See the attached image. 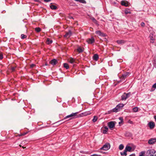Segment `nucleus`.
Wrapping results in <instances>:
<instances>
[{"label":"nucleus","mask_w":156,"mask_h":156,"mask_svg":"<svg viewBox=\"0 0 156 156\" xmlns=\"http://www.w3.org/2000/svg\"><path fill=\"white\" fill-rule=\"evenodd\" d=\"M154 118L155 119V121H156V115L154 116Z\"/></svg>","instance_id":"37998d69"},{"label":"nucleus","mask_w":156,"mask_h":156,"mask_svg":"<svg viewBox=\"0 0 156 156\" xmlns=\"http://www.w3.org/2000/svg\"><path fill=\"white\" fill-rule=\"evenodd\" d=\"M125 13L126 14H127L129 13H130L131 12L129 9H126L125 11Z\"/></svg>","instance_id":"7c9ffc66"},{"label":"nucleus","mask_w":156,"mask_h":156,"mask_svg":"<svg viewBox=\"0 0 156 156\" xmlns=\"http://www.w3.org/2000/svg\"><path fill=\"white\" fill-rule=\"evenodd\" d=\"M72 33L70 30H69L68 32H66V34L64 35V37H65L68 38L71 36Z\"/></svg>","instance_id":"1a4fd4ad"},{"label":"nucleus","mask_w":156,"mask_h":156,"mask_svg":"<svg viewBox=\"0 0 156 156\" xmlns=\"http://www.w3.org/2000/svg\"><path fill=\"white\" fill-rule=\"evenodd\" d=\"M35 30L37 32H39L41 31V29L40 27H37L35 28Z\"/></svg>","instance_id":"393cba45"},{"label":"nucleus","mask_w":156,"mask_h":156,"mask_svg":"<svg viewBox=\"0 0 156 156\" xmlns=\"http://www.w3.org/2000/svg\"><path fill=\"white\" fill-rule=\"evenodd\" d=\"M121 4L122 5L124 6H128V4L127 2H126L124 1H122L121 2Z\"/></svg>","instance_id":"4468645a"},{"label":"nucleus","mask_w":156,"mask_h":156,"mask_svg":"<svg viewBox=\"0 0 156 156\" xmlns=\"http://www.w3.org/2000/svg\"><path fill=\"white\" fill-rule=\"evenodd\" d=\"M44 2H50L51 1V0H44Z\"/></svg>","instance_id":"a19ab883"},{"label":"nucleus","mask_w":156,"mask_h":156,"mask_svg":"<svg viewBox=\"0 0 156 156\" xmlns=\"http://www.w3.org/2000/svg\"><path fill=\"white\" fill-rule=\"evenodd\" d=\"M98 58V54H95L93 57V59L96 61H97Z\"/></svg>","instance_id":"a211bd4d"},{"label":"nucleus","mask_w":156,"mask_h":156,"mask_svg":"<svg viewBox=\"0 0 156 156\" xmlns=\"http://www.w3.org/2000/svg\"><path fill=\"white\" fill-rule=\"evenodd\" d=\"M50 7L52 9L54 10L56 9L57 8L56 6L52 4H51L50 5Z\"/></svg>","instance_id":"6ab92c4d"},{"label":"nucleus","mask_w":156,"mask_h":156,"mask_svg":"<svg viewBox=\"0 0 156 156\" xmlns=\"http://www.w3.org/2000/svg\"><path fill=\"white\" fill-rule=\"evenodd\" d=\"M68 61L69 62L72 64L74 63H75V60L74 58L71 57L69 58L68 59Z\"/></svg>","instance_id":"ddd939ff"},{"label":"nucleus","mask_w":156,"mask_h":156,"mask_svg":"<svg viewBox=\"0 0 156 156\" xmlns=\"http://www.w3.org/2000/svg\"><path fill=\"white\" fill-rule=\"evenodd\" d=\"M35 66V65L34 64H32L31 65H30V67L31 68H33L34 67V66Z\"/></svg>","instance_id":"79ce46f5"},{"label":"nucleus","mask_w":156,"mask_h":156,"mask_svg":"<svg viewBox=\"0 0 156 156\" xmlns=\"http://www.w3.org/2000/svg\"><path fill=\"white\" fill-rule=\"evenodd\" d=\"M131 95V94L130 92L127 93H124L121 96V100L122 101L126 100L127 98L130 97Z\"/></svg>","instance_id":"f03ea898"},{"label":"nucleus","mask_w":156,"mask_h":156,"mask_svg":"<svg viewBox=\"0 0 156 156\" xmlns=\"http://www.w3.org/2000/svg\"><path fill=\"white\" fill-rule=\"evenodd\" d=\"M121 122V121L120 122H119V124H121V122Z\"/></svg>","instance_id":"09e8293b"},{"label":"nucleus","mask_w":156,"mask_h":156,"mask_svg":"<svg viewBox=\"0 0 156 156\" xmlns=\"http://www.w3.org/2000/svg\"><path fill=\"white\" fill-rule=\"evenodd\" d=\"M144 154H145L144 152H141L140 153V154L139 155V156H145L144 155Z\"/></svg>","instance_id":"f704fd0d"},{"label":"nucleus","mask_w":156,"mask_h":156,"mask_svg":"<svg viewBox=\"0 0 156 156\" xmlns=\"http://www.w3.org/2000/svg\"><path fill=\"white\" fill-rule=\"evenodd\" d=\"M27 133H23L22 134H21L20 135V136H24Z\"/></svg>","instance_id":"ea45409f"},{"label":"nucleus","mask_w":156,"mask_h":156,"mask_svg":"<svg viewBox=\"0 0 156 156\" xmlns=\"http://www.w3.org/2000/svg\"><path fill=\"white\" fill-rule=\"evenodd\" d=\"M35 1H36V2H39V0H35Z\"/></svg>","instance_id":"de8ad7c7"},{"label":"nucleus","mask_w":156,"mask_h":156,"mask_svg":"<svg viewBox=\"0 0 156 156\" xmlns=\"http://www.w3.org/2000/svg\"><path fill=\"white\" fill-rule=\"evenodd\" d=\"M154 62H153V63H154V65H155V60H154Z\"/></svg>","instance_id":"8fccbe9b"},{"label":"nucleus","mask_w":156,"mask_h":156,"mask_svg":"<svg viewBox=\"0 0 156 156\" xmlns=\"http://www.w3.org/2000/svg\"><path fill=\"white\" fill-rule=\"evenodd\" d=\"M132 149V147L129 146H126L125 148V150L126 151L130 152Z\"/></svg>","instance_id":"dca6fc26"},{"label":"nucleus","mask_w":156,"mask_h":156,"mask_svg":"<svg viewBox=\"0 0 156 156\" xmlns=\"http://www.w3.org/2000/svg\"><path fill=\"white\" fill-rule=\"evenodd\" d=\"M105 129L103 130V133H106L108 131V129L107 127H105Z\"/></svg>","instance_id":"473e14b6"},{"label":"nucleus","mask_w":156,"mask_h":156,"mask_svg":"<svg viewBox=\"0 0 156 156\" xmlns=\"http://www.w3.org/2000/svg\"><path fill=\"white\" fill-rule=\"evenodd\" d=\"M119 119L121 121V122H123V119L122 117H119Z\"/></svg>","instance_id":"58836bf2"},{"label":"nucleus","mask_w":156,"mask_h":156,"mask_svg":"<svg viewBox=\"0 0 156 156\" xmlns=\"http://www.w3.org/2000/svg\"><path fill=\"white\" fill-rule=\"evenodd\" d=\"M150 37L151 40V42L153 43L154 42V39L153 37L152 36H151V35H150Z\"/></svg>","instance_id":"a878e982"},{"label":"nucleus","mask_w":156,"mask_h":156,"mask_svg":"<svg viewBox=\"0 0 156 156\" xmlns=\"http://www.w3.org/2000/svg\"><path fill=\"white\" fill-rule=\"evenodd\" d=\"M57 62V60L55 59H52L50 62V63L53 65H56Z\"/></svg>","instance_id":"f8f14e48"},{"label":"nucleus","mask_w":156,"mask_h":156,"mask_svg":"<svg viewBox=\"0 0 156 156\" xmlns=\"http://www.w3.org/2000/svg\"><path fill=\"white\" fill-rule=\"evenodd\" d=\"M83 48H82L80 47H79L77 49V51L79 53L82 52L84 51Z\"/></svg>","instance_id":"2eb2a0df"},{"label":"nucleus","mask_w":156,"mask_h":156,"mask_svg":"<svg viewBox=\"0 0 156 156\" xmlns=\"http://www.w3.org/2000/svg\"><path fill=\"white\" fill-rule=\"evenodd\" d=\"M117 42L119 44H124L125 41L123 40H120L117 41Z\"/></svg>","instance_id":"f3484780"},{"label":"nucleus","mask_w":156,"mask_h":156,"mask_svg":"<svg viewBox=\"0 0 156 156\" xmlns=\"http://www.w3.org/2000/svg\"><path fill=\"white\" fill-rule=\"evenodd\" d=\"M119 110V108L117 106L112 109L113 112H117Z\"/></svg>","instance_id":"5701e85b"},{"label":"nucleus","mask_w":156,"mask_h":156,"mask_svg":"<svg viewBox=\"0 0 156 156\" xmlns=\"http://www.w3.org/2000/svg\"><path fill=\"white\" fill-rule=\"evenodd\" d=\"M145 23L144 22H142L141 23V26L144 27L145 26Z\"/></svg>","instance_id":"c9c22d12"},{"label":"nucleus","mask_w":156,"mask_h":156,"mask_svg":"<svg viewBox=\"0 0 156 156\" xmlns=\"http://www.w3.org/2000/svg\"><path fill=\"white\" fill-rule=\"evenodd\" d=\"M115 122L111 121L108 123V125L111 130H112V129L115 127Z\"/></svg>","instance_id":"423d86ee"},{"label":"nucleus","mask_w":156,"mask_h":156,"mask_svg":"<svg viewBox=\"0 0 156 156\" xmlns=\"http://www.w3.org/2000/svg\"><path fill=\"white\" fill-rule=\"evenodd\" d=\"M156 142V138H151L149 139L148 141V143L149 144H152Z\"/></svg>","instance_id":"0eeeda50"},{"label":"nucleus","mask_w":156,"mask_h":156,"mask_svg":"<svg viewBox=\"0 0 156 156\" xmlns=\"http://www.w3.org/2000/svg\"><path fill=\"white\" fill-rule=\"evenodd\" d=\"M21 38L22 39H23L26 37L27 36L26 35H25L23 34H22L21 35Z\"/></svg>","instance_id":"72a5a7b5"},{"label":"nucleus","mask_w":156,"mask_h":156,"mask_svg":"<svg viewBox=\"0 0 156 156\" xmlns=\"http://www.w3.org/2000/svg\"><path fill=\"white\" fill-rule=\"evenodd\" d=\"M3 58V55L1 54L0 55V59H2Z\"/></svg>","instance_id":"e433bc0d"},{"label":"nucleus","mask_w":156,"mask_h":156,"mask_svg":"<svg viewBox=\"0 0 156 156\" xmlns=\"http://www.w3.org/2000/svg\"><path fill=\"white\" fill-rule=\"evenodd\" d=\"M124 105L123 104H119L116 106L118 107L119 109L120 110L121 108H122L124 106Z\"/></svg>","instance_id":"4be33fe9"},{"label":"nucleus","mask_w":156,"mask_h":156,"mask_svg":"<svg viewBox=\"0 0 156 156\" xmlns=\"http://www.w3.org/2000/svg\"><path fill=\"white\" fill-rule=\"evenodd\" d=\"M129 156H135V155L134 154H132Z\"/></svg>","instance_id":"a18cd8bd"},{"label":"nucleus","mask_w":156,"mask_h":156,"mask_svg":"<svg viewBox=\"0 0 156 156\" xmlns=\"http://www.w3.org/2000/svg\"><path fill=\"white\" fill-rule=\"evenodd\" d=\"M156 88V83H155L152 86V87L150 91H153L154 90L155 88Z\"/></svg>","instance_id":"412c9836"},{"label":"nucleus","mask_w":156,"mask_h":156,"mask_svg":"<svg viewBox=\"0 0 156 156\" xmlns=\"http://www.w3.org/2000/svg\"><path fill=\"white\" fill-rule=\"evenodd\" d=\"M94 41L95 40L93 37H92L90 38H88L87 40V42L89 44H92Z\"/></svg>","instance_id":"9b49d317"},{"label":"nucleus","mask_w":156,"mask_h":156,"mask_svg":"<svg viewBox=\"0 0 156 156\" xmlns=\"http://www.w3.org/2000/svg\"><path fill=\"white\" fill-rule=\"evenodd\" d=\"M133 112H136L138 111V108L137 107H135L133 108Z\"/></svg>","instance_id":"cd10ccee"},{"label":"nucleus","mask_w":156,"mask_h":156,"mask_svg":"<svg viewBox=\"0 0 156 156\" xmlns=\"http://www.w3.org/2000/svg\"><path fill=\"white\" fill-rule=\"evenodd\" d=\"M91 156H97L96 155V154H93L92 155H91Z\"/></svg>","instance_id":"49530a36"},{"label":"nucleus","mask_w":156,"mask_h":156,"mask_svg":"<svg viewBox=\"0 0 156 156\" xmlns=\"http://www.w3.org/2000/svg\"><path fill=\"white\" fill-rule=\"evenodd\" d=\"M110 147V145L109 143H106L101 148V150H103L105 151H107L109 149Z\"/></svg>","instance_id":"20e7f679"},{"label":"nucleus","mask_w":156,"mask_h":156,"mask_svg":"<svg viewBox=\"0 0 156 156\" xmlns=\"http://www.w3.org/2000/svg\"><path fill=\"white\" fill-rule=\"evenodd\" d=\"M148 125L150 129H152L154 127L155 124L153 122H150L148 124Z\"/></svg>","instance_id":"6e6552de"},{"label":"nucleus","mask_w":156,"mask_h":156,"mask_svg":"<svg viewBox=\"0 0 156 156\" xmlns=\"http://www.w3.org/2000/svg\"><path fill=\"white\" fill-rule=\"evenodd\" d=\"M45 65L46 66H48V64L47 63H46Z\"/></svg>","instance_id":"3c124183"},{"label":"nucleus","mask_w":156,"mask_h":156,"mask_svg":"<svg viewBox=\"0 0 156 156\" xmlns=\"http://www.w3.org/2000/svg\"><path fill=\"white\" fill-rule=\"evenodd\" d=\"M95 33L97 34L100 36L101 37H105L106 36V34L104 33H103L101 32V31L100 30L96 31L95 32Z\"/></svg>","instance_id":"9d476101"},{"label":"nucleus","mask_w":156,"mask_h":156,"mask_svg":"<svg viewBox=\"0 0 156 156\" xmlns=\"http://www.w3.org/2000/svg\"><path fill=\"white\" fill-rule=\"evenodd\" d=\"M92 20L93 22L95 23L96 25H98V21L96 20L94 18H92Z\"/></svg>","instance_id":"2f4dec72"},{"label":"nucleus","mask_w":156,"mask_h":156,"mask_svg":"<svg viewBox=\"0 0 156 156\" xmlns=\"http://www.w3.org/2000/svg\"><path fill=\"white\" fill-rule=\"evenodd\" d=\"M79 112H78L72 113L71 114L66 116L63 119L60 120V121H62L64 119L68 118H69V119L68 120H69L80 117H81L83 116H86L90 114V113L89 112L82 113L80 114H79Z\"/></svg>","instance_id":"f257e3e1"},{"label":"nucleus","mask_w":156,"mask_h":156,"mask_svg":"<svg viewBox=\"0 0 156 156\" xmlns=\"http://www.w3.org/2000/svg\"><path fill=\"white\" fill-rule=\"evenodd\" d=\"M15 67H12L11 68V70L12 71H14L15 70Z\"/></svg>","instance_id":"4c0bfd02"},{"label":"nucleus","mask_w":156,"mask_h":156,"mask_svg":"<svg viewBox=\"0 0 156 156\" xmlns=\"http://www.w3.org/2000/svg\"><path fill=\"white\" fill-rule=\"evenodd\" d=\"M98 119V117L96 116H94V118L92 119V121L94 122H96Z\"/></svg>","instance_id":"bb28decb"},{"label":"nucleus","mask_w":156,"mask_h":156,"mask_svg":"<svg viewBox=\"0 0 156 156\" xmlns=\"http://www.w3.org/2000/svg\"><path fill=\"white\" fill-rule=\"evenodd\" d=\"M46 42L48 44H49L52 43V40H50L49 38H48L47 39Z\"/></svg>","instance_id":"aec40b11"},{"label":"nucleus","mask_w":156,"mask_h":156,"mask_svg":"<svg viewBox=\"0 0 156 156\" xmlns=\"http://www.w3.org/2000/svg\"><path fill=\"white\" fill-rule=\"evenodd\" d=\"M127 151L125 150L123 152H121V154L122 155H125V156L127 155Z\"/></svg>","instance_id":"c85d7f7f"},{"label":"nucleus","mask_w":156,"mask_h":156,"mask_svg":"<svg viewBox=\"0 0 156 156\" xmlns=\"http://www.w3.org/2000/svg\"><path fill=\"white\" fill-rule=\"evenodd\" d=\"M69 18L70 19H73V17L72 16H69Z\"/></svg>","instance_id":"c03bdc74"},{"label":"nucleus","mask_w":156,"mask_h":156,"mask_svg":"<svg viewBox=\"0 0 156 156\" xmlns=\"http://www.w3.org/2000/svg\"><path fill=\"white\" fill-rule=\"evenodd\" d=\"M124 147L123 145L122 144H121L119 146V149L120 150H122L123 149Z\"/></svg>","instance_id":"c756f323"},{"label":"nucleus","mask_w":156,"mask_h":156,"mask_svg":"<svg viewBox=\"0 0 156 156\" xmlns=\"http://www.w3.org/2000/svg\"><path fill=\"white\" fill-rule=\"evenodd\" d=\"M130 74V73L128 72L125 73L122 75L120 77V79L122 80H124Z\"/></svg>","instance_id":"39448f33"},{"label":"nucleus","mask_w":156,"mask_h":156,"mask_svg":"<svg viewBox=\"0 0 156 156\" xmlns=\"http://www.w3.org/2000/svg\"><path fill=\"white\" fill-rule=\"evenodd\" d=\"M64 67L66 68V69H68L69 68V66L67 63H64L63 64Z\"/></svg>","instance_id":"b1692460"},{"label":"nucleus","mask_w":156,"mask_h":156,"mask_svg":"<svg viewBox=\"0 0 156 156\" xmlns=\"http://www.w3.org/2000/svg\"><path fill=\"white\" fill-rule=\"evenodd\" d=\"M155 152L156 151L154 149L148 150L147 152V156H156Z\"/></svg>","instance_id":"7ed1b4c3"}]
</instances>
